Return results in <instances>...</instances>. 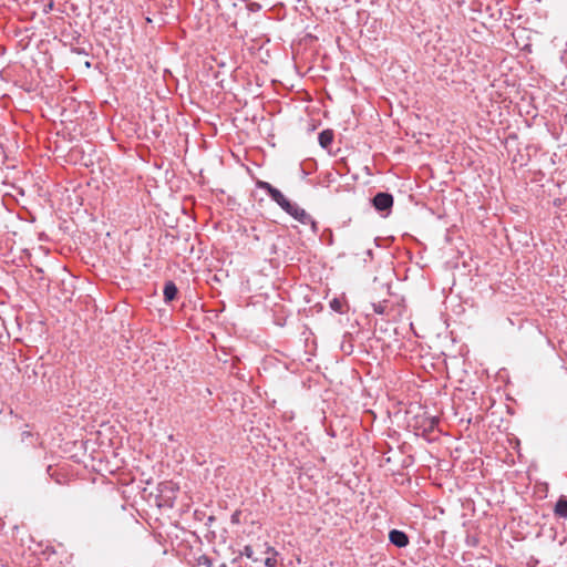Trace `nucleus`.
I'll return each instance as SVG.
<instances>
[{
    "instance_id": "obj_5",
    "label": "nucleus",
    "mask_w": 567,
    "mask_h": 567,
    "mask_svg": "<svg viewBox=\"0 0 567 567\" xmlns=\"http://www.w3.org/2000/svg\"><path fill=\"white\" fill-rule=\"evenodd\" d=\"M554 514L559 517L567 519V499L565 497H560L554 507Z\"/></svg>"
},
{
    "instance_id": "obj_8",
    "label": "nucleus",
    "mask_w": 567,
    "mask_h": 567,
    "mask_svg": "<svg viewBox=\"0 0 567 567\" xmlns=\"http://www.w3.org/2000/svg\"><path fill=\"white\" fill-rule=\"evenodd\" d=\"M268 556L266 557L264 564L266 567H276L277 566V556L278 553L272 547H268L267 551Z\"/></svg>"
},
{
    "instance_id": "obj_9",
    "label": "nucleus",
    "mask_w": 567,
    "mask_h": 567,
    "mask_svg": "<svg viewBox=\"0 0 567 567\" xmlns=\"http://www.w3.org/2000/svg\"><path fill=\"white\" fill-rule=\"evenodd\" d=\"M241 555L246 556L247 558L252 559L255 561L257 560L256 558H254V549L251 546H245L241 551Z\"/></svg>"
},
{
    "instance_id": "obj_2",
    "label": "nucleus",
    "mask_w": 567,
    "mask_h": 567,
    "mask_svg": "<svg viewBox=\"0 0 567 567\" xmlns=\"http://www.w3.org/2000/svg\"><path fill=\"white\" fill-rule=\"evenodd\" d=\"M377 210L383 212L390 209L393 205V197L389 193H378L372 199Z\"/></svg>"
},
{
    "instance_id": "obj_11",
    "label": "nucleus",
    "mask_w": 567,
    "mask_h": 567,
    "mask_svg": "<svg viewBox=\"0 0 567 567\" xmlns=\"http://www.w3.org/2000/svg\"><path fill=\"white\" fill-rule=\"evenodd\" d=\"M330 307H331L334 311L342 312V309H341V302H340L338 299H333V300L330 302Z\"/></svg>"
},
{
    "instance_id": "obj_3",
    "label": "nucleus",
    "mask_w": 567,
    "mask_h": 567,
    "mask_svg": "<svg viewBox=\"0 0 567 567\" xmlns=\"http://www.w3.org/2000/svg\"><path fill=\"white\" fill-rule=\"evenodd\" d=\"M289 215L303 225L315 226V221L312 220L311 216L303 208L299 207L297 204Z\"/></svg>"
},
{
    "instance_id": "obj_7",
    "label": "nucleus",
    "mask_w": 567,
    "mask_h": 567,
    "mask_svg": "<svg viewBox=\"0 0 567 567\" xmlns=\"http://www.w3.org/2000/svg\"><path fill=\"white\" fill-rule=\"evenodd\" d=\"M163 292H164L165 301L168 302V301H172L175 299V297L177 295V288L174 282L168 281L165 284Z\"/></svg>"
},
{
    "instance_id": "obj_10",
    "label": "nucleus",
    "mask_w": 567,
    "mask_h": 567,
    "mask_svg": "<svg viewBox=\"0 0 567 567\" xmlns=\"http://www.w3.org/2000/svg\"><path fill=\"white\" fill-rule=\"evenodd\" d=\"M296 206V204H292L290 200H286L282 205H280V207L287 213V214H290L293 209V207Z\"/></svg>"
},
{
    "instance_id": "obj_12",
    "label": "nucleus",
    "mask_w": 567,
    "mask_h": 567,
    "mask_svg": "<svg viewBox=\"0 0 567 567\" xmlns=\"http://www.w3.org/2000/svg\"><path fill=\"white\" fill-rule=\"evenodd\" d=\"M199 565H206V566H209L210 565V561L207 557L203 556L199 558Z\"/></svg>"
},
{
    "instance_id": "obj_4",
    "label": "nucleus",
    "mask_w": 567,
    "mask_h": 567,
    "mask_svg": "<svg viewBox=\"0 0 567 567\" xmlns=\"http://www.w3.org/2000/svg\"><path fill=\"white\" fill-rule=\"evenodd\" d=\"M390 542L396 547L403 548L409 544V537L404 532L393 529L389 534Z\"/></svg>"
},
{
    "instance_id": "obj_1",
    "label": "nucleus",
    "mask_w": 567,
    "mask_h": 567,
    "mask_svg": "<svg viewBox=\"0 0 567 567\" xmlns=\"http://www.w3.org/2000/svg\"><path fill=\"white\" fill-rule=\"evenodd\" d=\"M257 187L266 190L268 193V195L271 197V199L274 202H276L279 206L282 205L287 200L285 195L279 189H277L271 184H269L268 182L259 181L257 183Z\"/></svg>"
},
{
    "instance_id": "obj_13",
    "label": "nucleus",
    "mask_w": 567,
    "mask_h": 567,
    "mask_svg": "<svg viewBox=\"0 0 567 567\" xmlns=\"http://www.w3.org/2000/svg\"><path fill=\"white\" fill-rule=\"evenodd\" d=\"M374 311L378 313H383L384 308L381 305H374Z\"/></svg>"
},
{
    "instance_id": "obj_6",
    "label": "nucleus",
    "mask_w": 567,
    "mask_h": 567,
    "mask_svg": "<svg viewBox=\"0 0 567 567\" xmlns=\"http://www.w3.org/2000/svg\"><path fill=\"white\" fill-rule=\"evenodd\" d=\"M318 140L322 148H329L333 141V132L331 130H324L319 134Z\"/></svg>"
},
{
    "instance_id": "obj_14",
    "label": "nucleus",
    "mask_w": 567,
    "mask_h": 567,
    "mask_svg": "<svg viewBox=\"0 0 567 567\" xmlns=\"http://www.w3.org/2000/svg\"><path fill=\"white\" fill-rule=\"evenodd\" d=\"M220 567H226V565H225V564H221V565H220Z\"/></svg>"
}]
</instances>
